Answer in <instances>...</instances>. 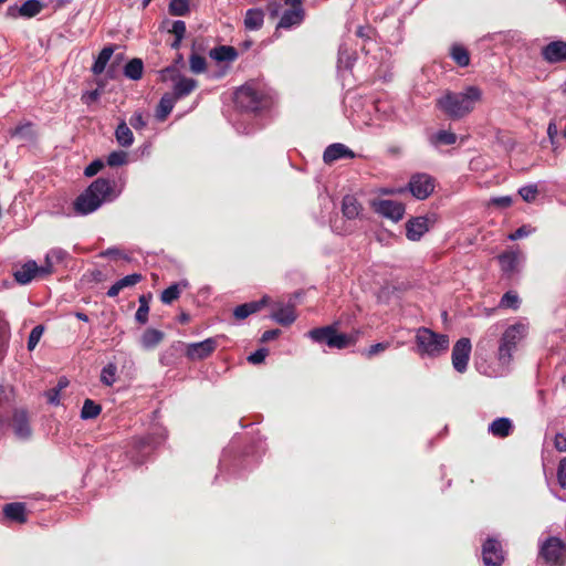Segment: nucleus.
Segmentation results:
<instances>
[{"mask_svg":"<svg viewBox=\"0 0 566 566\" xmlns=\"http://www.w3.org/2000/svg\"><path fill=\"white\" fill-rule=\"evenodd\" d=\"M482 92L476 86H468L462 92H446L437 99V107L451 119L469 115L480 102Z\"/></svg>","mask_w":566,"mask_h":566,"instance_id":"nucleus-1","label":"nucleus"},{"mask_svg":"<svg viewBox=\"0 0 566 566\" xmlns=\"http://www.w3.org/2000/svg\"><path fill=\"white\" fill-rule=\"evenodd\" d=\"M113 190L114 181L97 178L75 199L73 203L75 213L86 216L96 211L103 202L113 199Z\"/></svg>","mask_w":566,"mask_h":566,"instance_id":"nucleus-2","label":"nucleus"},{"mask_svg":"<svg viewBox=\"0 0 566 566\" xmlns=\"http://www.w3.org/2000/svg\"><path fill=\"white\" fill-rule=\"evenodd\" d=\"M416 352L424 358H437L444 354L450 345L449 336L433 332L428 327H419L415 335Z\"/></svg>","mask_w":566,"mask_h":566,"instance_id":"nucleus-3","label":"nucleus"},{"mask_svg":"<svg viewBox=\"0 0 566 566\" xmlns=\"http://www.w3.org/2000/svg\"><path fill=\"white\" fill-rule=\"evenodd\" d=\"M528 333V323L521 319L513 325H510L499 343L497 359L502 365H507L513 358V353Z\"/></svg>","mask_w":566,"mask_h":566,"instance_id":"nucleus-4","label":"nucleus"},{"mask_svg":"<svg viewBox=\"0 0 566 566\" xmlns=\"http://www.w3.org/2000/svg\"><path fill=\"white\" fill-rule=\"evenodd\" d=\"M234 102L239 108L247 112H258L270 104L266 94L253 83L245 84L237 90Z\"/></svg>","mask_w":566,"mask_h":566,"instance_id":"nucleus-5","label":"nucleus"},{"mask_svg":"<svg viewBox=\"0 0 566 566\" xmlns=\"http://www.w3.org/2000/svg\"><path fill=\"white\" fill-rule=\"evenodd\" d=\"M308 337L318 344H326L329 348L344 349L355 344V337L338 333L335 325L313 328L307 333Z\"/></svg>","mask_w":566,"mask_h":566,"instance_id":"nucleus-6","label":"nucleus"},{"mask_svg":"<svg viewBox=\"0 0 566 566\" xmlns=\"http://www.w3.org/2000/svg\"><path fill=\"white\" fill-rule=\"evenodd\" d=\"M539 556L548 566H562L566 560V545L558 537H548L541 545Z\"/></svg>","mask_w":566,"mask_h":566,"instance_id":"nucleus-7","label":"nucleus"},{"mask_svg":"<svg viewBox=\"0 0 566 566\" xmlns=\"http://www.w3.org/2000/svg\"><path fill=\"white\" fill-rule=\"evenodd\" d=\"M166 439L164 430H158L156 433H149L145 437L135 438L133 440V449L135 454L132 458L142 463L147 455H149L156 448Z\"/></svg>","mask_w":566,"mask_h":566,"instance_id":"nucleus-8","label":"nucleus"},{"mask_svg":"<svg viewBox=\"0 0 566 566\" xmlns=\"http://www.w3.org/2000/svg\"><path fill=\"white\" fill-rule=\"evenodd\" d=\"M163 81L170 78L175 82L172 96L180 99L188 96L196 87L197 81L193 78L181 76L175 66H168L160 72Z\"/></svg>","mask_w":566,"mask_h":566,"instance_id":"nucleus-9","label":"nucleus"},{"mask_svg":"<svg viewBox=\"0 0 566 566\" xmlns=\"http://www.w3.org/2000/svg\"><path fill=\"white\" fill-rule=\"evenodd\" d=\"M284 3L286 6H290L291 8L283 12L276 25V30H289L294 27H298L305 18V11L302 6V0H284Z\"/></svg>","mask_w":566,"mask_h":566,"instance_id":"nucleus-10","label":"nucleus"},{"mask_svg":"<svg viewBox=\"0 0 566 566\" xmlns=\"http://www.w3.org/2000/svg\"><path fill=\"white\" fill-rule=\"evenodd\" d=\"M371 207L375 212L394 222L400 221L403 218L406 210L402 202L390 199L373 200Z\"/></svg>","mask_w":566,"mask_h":566,"instance_id":"nucleus-11","label":"nucleus"},{"mask_svg":"<svg viewBox=\"0 0 566 566\" xmlns=\"http://www.w3.org/2000/svg\"><path fill=\"white\" fill-rule=\"evenodd\" d=\"M408 189L415 198L427 199L434 190V179L428 174H415L409 180Z\"/></svg>","mask_w":566,"mask_h":566,"instance_id":"nucleus-12","label":"nucleus"},{"mask_svg":"<svg viewBox=\"0 0 566 566\" xmlns=\"http://www.w3.org/2000/svg\"><path fill=\"white\" fill-rule=\"evenodd\" d=\"M472 345L467 337L460 338L452 348V366L458 373H464L468 368Z\"/></svg>","mask_w":566,"mask_h":566,"instance_id":"nucleus-13","label":"nucleus"},{"mask_svg":"<svg viewBox=\"0 0 566 566\" xmlns=\"http://www.w3.org/2000/svg\"><path fill=\"white\" fill-rule=\"evenodd\" d=\"M218 347L216 337L206 338L202 342L190 343L186 347V356L190 360H202L208 358Z\"/></svg>","mask_w":566,"mask_h":566,"instance_id":"nucleus-14","label":"nucleus"},{"mask_svg":"<svg viewBox=\"0 0 566 566\" xmlns=\"http://www.w3.org/2000/svg\"><path fill=\"white\" fill-rule=\"evenodd\" d=\"M434 220L433 216H419L409 219L406 223V237L410 241H419L429 231Z\"/></svg>","mask_w":566,"mask_h":566,"instance_id":"nucleus-15","label":"nucleus"},{"mask_svg":"<svg viewBox=\"0 0 566 566\" xmlns=\"http://www.w3.org/2000/svg\"><path fill=\"white\" fill-rule=\"evenodd\" d=\"M482 559L484 566H501L504 562L501 543L494 538H488L482 546Z\"/></svg>","mask_w":566,"mask_h":566,"instance_id":"nucleus-16","label":"nucleus"},{"mask_svg":"<svg viewBox=\"0 0 566 566\" xmlns=\"http://www.w3.org/2000/svg\"><path fill=\"white\" fill-rule=\"evenodd\" d=\"M11 427L13 429L14 436L19 440H28L32 436V429L29 422V417L27 411L21 409H15L13 411Z\"/></svg>","mask_w":566,"mask_h":566,"instance_id":"nucleus-17","label":"nucleus"},{"mask_svg":"<svg viewBox=\"0 0 566 566\" xmlns=\"http://www.w3.org/2000/svg\"><path fill=\"white\" fill-rule=\"evenodd\" d=\"M43 265L39 266L35 261L30 260L18 268L14 273V280L22 285L29 284L36 275L45 276L42 273Z\"/></svg>","mask_w":566,"mask_h":566,"instance_id":"nucleus-18","label":"nucleus"},{"mask_svg":"<svg viewBox=\"0 0 566 566\" xmlns=\"http://www.w3.org/2000/svg\"><path fill=\"white\" fill-rule=\"evenodd\" d=\"M499 263L502 272L511 276L518 271V266L523 261V255L518 251H506L499 255Z\"/></svg>","mask_w":566,"mask_h":566,"instance_id":"nucleus-19","label":"nucleus"},{"mask_svg":"<svg viewBox=\"0 0 566 566\" xmlns=\"http://www.w3.org/2000/svg\"><path fill=\"white\" fill-rule=\"evenodd\" d=\"M542 56L548 63L566 61V42L552 41L542 49Z\"/></svg>","mask_w":566,"mask_h":566,"instance_id":"nucleus-20","label":"nucleus"},{"mask_svg":"<svg viewBox=\"0 0 566 566\" xmlns=\"http://www.w3.org/2000/svg\"><path fill=\"white\" fill-rule=\"evenodd\" d=\"M355 153L349 149L346 145L344 144H340V143H335V144H332L329 145L324 154H323V159L326 164H332L338 159H342V158H355Z\"/></svg>","mask_w":566,"mask_h":566,"instance_id":"nucleus-21","label":"nucleus"},{"mask_svg":"<svg viewBox=\"0 0 566 566\" xmlns=\"http://www.w3.org/2000/svg\"><path fill=\"white\" fill-rule=\"evenodd\" d=\"M271 317L279 324L283 326H289L296 319V314L294 310V305L292 304H277Z\"/></svg>","mask_w":566,"mask_h":566,"instance_id":"nucleus-22","label":"nucleus"},{"mask_svg":"<svg viewBox=\"0 0 566 566\" xmlns=\"http://www.w3.org/2000/svg\"><path fill=\"white\" fill-rule=\"evenodd\" d=\"M3 515L6 518L23 524L27 522V509L22 502H12L3 506Z\"/></svg>","mask_w":566,"mask_h":566,"instance_id":"nucleus-23","label":"nucleus"},{"mask_svg":"<svg viewBox=\"0 0 566 566\" xmlns=\"http://www.w3.org/2000/svg\"><path fill=\"white\" fill-rule=\"evenodd\" d=\"M143 280L142 274L133 273L116 281L107 291L108 297H115L126 287H132Z\"/></svg>","mask_w":566,"mask_h":566,"instance_id":"nucleus-24","label":"nucleus"},{"mask_svg":"<svg viewBox=\"0 0 566 566\" xmlns=\"http://www.w3.org/2000/svg\"><path fill=\"white\" fill-rule=\"evenodd\" d=\"M67 256V252L63 249L55 248L50 250L45 255L42 273L51 274L55 264L62 263Z\"/></svg>","mask_w":566,"mask_h":566,"instance_id":"nucleus-25","label":"nucleus"},{"mask_svg":"<svg viewBox=\"0 0 566 566\" xmlns=\"http://www.w3.org/2000/svg\"><path fill=\"white\" fill-rule=\"evenodd\" d=\"M513 429L512 421L509 418H497L489 426V432L494 437L505 438L511 434Z\"/></svg>","mask_w":566,"mask_h":566,"instance_id":"nucleus-26","label":"nucleus"},{"mask_svg":"<svg viewBox=\"0 0 566 566\" xmlns=\"http://www.w3.org/2000/svg\"><path fill=\"white\" fill-rule=\"evenodd\" d=\"M243 22L247 30L256 31L263 25L264 12L261 9H249Z\"/></svg>","mask_w":566,"mask_h":566,"instance_id":"nucleus-27","label":"nucleus"},{"mask_svg":"<svg viewBox=\"0 0 566 566\" xmlns=\"http://www.w3.org/2000/svg\"><path fill=\"white\" fill-rule=\"evenodd\" d=\"M237 56V50L229 45H220L210 51V57L218 62H232Z\"/></svg>","mask_w":566,"mask_h":566,"instance_id":"nucleus-28","label":"nucleus"},{"mask_svg":"<svg viewBox=\"0 0 566 566\" xmlns=\"http://www.w3.org/2000/svg\"><path fill=\"white\" fill-rule=\"evenodd\" d=\"M265 303V298L261 301H254L250 303H244L237 306L233 311V315L237 319H244L253 313H256Z\"/></svg>","mask_w":566,"mask_h":566,"instance_id":"nucleus-29","label":"nucleus"},{"mask_svg":"<svg viewBox=\"0 0 566 566\" xmlns=\"http://www.w3.org/2000/svg\"><path fill=\"white\" fill-rule=\"evenodd\" d=\"M115 138L122 147H129L134 143V135L125 120H122L115 129Z\"/></svg>","mask_w":566,"mask_h":566,"instance_id":"nucleus-30","label":"nucleus"},{"mask_svg":"<svg viewBox=\"0 0 566 566\" xmlns=\"http://www.w3.org/2000/svg\"><path fill=\"white\" fill-rule=\"evenodd\" d=\"M360 205L354 196H345L342 201V211L347 219H355L360 213Z\"/></svg>","mask_w":566,"mask_h":566,"instance_id":"nucleus-31","label":"nucleus"},{"mask_svg":"<svg viewBox=\"0 0 566 566\" xmlns=\"http://www.w3.org/2000/svg\"><path fill=\"white\" fill-rule=\"evenodd\" d=\"M164 339V333L155 328H148L144 332L140 343L145 349L155 348Z\"/></svg>","mask_w":566,"mask_h":566,"instance_id":"nucleus-32","label":"nucleus"},{"mask_svg":"<svg viewBox=\"0 0 566 566\" xmlns=\"http://www.w3.org/2000/svg\"><path fill=\"white\" fill-rule=\"evenodd\" d=\"M114 53V49L113 46L108 45V46H105L98 54V56L96 57L93 66H92V72L95 74V75H99L104 72L108 61L111 60L112 55Z\"/></svg>","mask_w":566,"mask_h":566,"instance_id":"nucleus-33","label":"nucleus"},{"mask_svg":"<svg viewBox=\"0 0 566 566\" xmlns=\"http://www.w3.org/2000/svg\"><path fill=\"white\" fill-rule=\"evenodd\" d=\"M144 63L140 59L130 60L124 67V75L133 81H138L143 76Z\"/></svg>","mask_w":566,"mask_h":566,"instance_id":"nucleus-34","label":"nucleus"},{"mask_svg":"<svg viewBox=\"0 0 566 566\" xmlns=\"http://www.w3.org/2000/svg\"><path fill=\"white\" fill-rule=\"evenodd\" d=\"M429 142L434 147L453 145L457 142V135L449 130H439L429 137Z\"/></svg>","mask_w":566,"mask_h":566,"instance_id":"nucleus-35","label":"nucleus"},{"mask_svg":"<svg viewBox=\"0 0 566 566\" xmlns=\"http://www.w3.org/2000/svg\"><path fill=\"white\" fill-rule=\"evenodd\" d=\"M43 4L40 0H27L19 9V14L24 18H33L41 12Z\"/></svg>","mask_w":566,"mask_h":566,"instance_id":"nucleus-36","label":"nucleus"},{"mask_svg":"<svg viewBox=\"0 0 566 566\" xmlns=\"http://www.w3.org/2000/svg\"><path fill=\"white\" fill-rule=\"evenodd\" d=\"M177 99L170 95L165 94L159 102L158 109H157V118L160 120H164L172 111L175 106V102Z\"/></svg>","mask_w":566,"mask_h":566,"instance_id":"nucleus-37","label":"nucleus"},{"mask_svg":"<svg viewBox=\"0 0 566 566\" xmlns=\"http://www.w3.org/2000/svg\"><path fill=\"white\" fill-rule=\"evenodd\" d=\"M10 135L23 140H32L35 136L33 132V124L31 122H25L21 125H18L10 130Z\"/></svg>","mask_w":566,"mask_h":566,"instance_id":"nucleus-38","label":"nucleus"},{"mask_svg":"<svg viewBox=\"0 0 566 566\" xmlns=\"http://www.w3.org/2000/svg\"><path fill=\"white\" fill-rule=\"evenodd\" d=\"M451 56L452 59L455 61V63L459 65V66H468L469 63H470V55H469V52L468 50L462 46V45H458V44H454L452 48H451Z\"/></svg>","mask_w":566,"mask_h":566,"instance_id":"nucleus-39","label":"nucleus"},{"mask_svg":"<svg viewBox=\"0 0 566 566\" xmlns=\"http://www.w3.org/2000/svg\"><path fill=\"white\" fill-rule=\"evenodd\" d=\"M101 411L102 408L98 403L94 402L91 399H86L81 410V418L85 420L94 419L101 413Z\"/></svg>","mask_w":566,"mask_h":566,"instance_id":"nucleus-40","label":"nucleus"},{"mask_svg":"<svg viewBox=\"0 0 566 566\" xmlns=\"http://www.w3.org/2000/svg\"><path fill=\"white\" fill-rule=\"evenodd\" d=\"M521 300L516 292L509 291L500 300L499 306L502 308H512L516 311L520 307Z\"/></svg>","mask_w":566,"mask_h":566,"instance_id":"nucleus-41","label":"nucleus"},{"mask_svg":"<svg viewBox=\"0 0 566 566\" xmlns=\"http://www.w3.org/2000/svg\"><path fill=\"white\" fill-rule=\"evenodd\" d=\"M169 12L176 17H185L189 13L188 0H171L169 3Z\"/></svg>","mask_w":566,"mask_h":566,"instance_id":"nucleus-42","label":"nucleus"},{"mask_svg":"<svg viewBox=\"0 0 566 566\" xmlns=\"http://www.w3.org/2000/svg\"><path fill=\"white\" fill-rule=\"evenodd\" d=\"M117 367L114 364H107L101 373V381L106 386H112L116 381Z\"/></svg>","mask_w":566,"mask_h":566,"instance_id":"nucleus-43","label":"nucleus"},{"mask_svg":"<svg viewBox=\"0 0 566 566\" xmlns=\"http://www.w3.org/2000/svg\"><path fill=\"white\" fill-rule=\"evenodd\" d=\"M10 339V326L7 321L0 317V360Z\"/></svg>","mask_w":566,"mask_h":566,"instance_id":"nucleus-44","label":"nucleus"},{"mask_svg":"<svg viewBox=\"0 0 566 566\" xmlns=\"http://www.w3.org/2000/svg\"><path fill=\"white\" fill-rule=\"evenodd\" d=\"M189 63L190 70L196 74H200L206 71V59L197 53H192L190 55Z\"/></svg>","mask_w":566,"mask_h":566,"instance_id":"nucleus-45","label":"nucleus"},{"mask_svg":"<svg viewBox=\"0 0 566 566\" xmlns=\"http://www.w3.org/2000/svg\"><path fill=\"white\" fill-rule=\"evenodd\" d=\"M180 295V290L178 284H171L166 290L163 291L160 300L165 304H170L175 300H177Z\"/></svg>","mask_w":566,"mask_h":566,"instance_id":"nucleus-46","label":"nucleus"},{"mask_svg":"<svg viewBox=\"0 0 566 566\" xmlns=\"http://www.w3.org/2000/svg\"><path fill=\"white\" fill-rule=\"evenodd\" d=\"M149 306L146 297L142 295L139 297V307L135 314V318L140 324H146L148 321Z\"/></svg>","mask_w":566,"mask_h":566,"instance_id":"nucleus-47","label":"nucleus"},{"mask_svg":"<svg viewBox=\"0 0 566 566\" xmlns=\"http://www.w3.org/2000/svg\"><path fill=\"white\" fill-rule=\"evenodd\" d=\"M107 165L111 166V167H118V166H122L124 164H126L127 161V154L123 150H115V151H112L108 156H107Z\"/></svg>","mask_w":566,"mask_h":566,"instance_id":"nucleus-48","label":"nucleus"},{"mask_svg":"<svg viewBox=\"0 0 566 566\" xmlns=\"http://www.w3.org/2000/svg\"><path fill=\"white\" fill-rule=\"evenodd\" d=\"M44 333V326L43 325H36L32 328L29 338H28V349L33 350L36 345L39 344L42 335Z\"/></svg>","mask_w":566,"mask_h":566,"instance_id":"nucleus-49","label":"nucleus"},{"mask_svg":"<svg viewBox=\"0 0 566 566\" xmlns=\"http://www.w3.org/2000/svg\"><path fill=\"white\" fill-rule=\"evenodd\" d=\"M353 63L354 59L352 55L347 52L344 45H340L338 50V67L350 69Z\"/></svg>","mask_w":566,"mask_h":566,"instance_id":"nucleus-50","label":"nucleus"},{"mask_svg":"<svg viewBox=\"0 0 566 566\" xmlns=\"http://www.w3.org/2000/svg\"><path fill=\"white\" fill-rule=\"evenodd\" d=\"M518 193L523 198L524 201L532 202L535 200V198L538 193V189H537L536 185H527V186L520 188Z\"/></svg>","mask_w":566,"mask_h":566,"instance_id":"nucleus-51","label":"nucleus"},{"mask_svg":"<svg viewBox=\"0 0 566 566\" xmlns=\"http://www.w3.org/2000/svg\"><path fill=\"white\" fill-rule=\"evenodd\" d=\"M104 167V163L99 159L92 161L85 169L84 175L86 177L95 176L102 168Z\"/></svg>","mask_w":566,"mask_h":566,"instance_id":"nucleus-52","label":"nucleus"},{"mask_svg":"<svg viewBox=\"0 0 566 566\" xmlns=\"http://www.w3.org/2000/svg\"><path fill=\"white\" fill-rule=\"evenodd\" d=\"M557 479L559 485L566 489V457L559 461L557 469Z\"/></svg>","mask_w":566,"mask_h":566,"instance_id":"nucleus-53","label":"nucleus"},{"mask_svg":"<svg viewBox=\"0 0 566 566\" xmlns=\"http://www.w3.org/2000/svg\"><path fill=\"white\" fill-rule=\"evenodd\" d=\"M266 355H268V349L260 348V349H258L254 353L249 355L248 361L251 363V364H254V365L255 364H260V363L264 361Z\"/></svg>","mask_w":566,"mask_h":566,"instance_id":"nucleus-54","label":"nucleus"},{"mask_svg":"<svg viewBox=\"0 0 566 566\" xmlns=\"http://www.w3.org/2000/svg\"><path fill=\"white\" fill-rule=\"evenodd\" d=\"M531 232H532V229L530 227L522 226L518 229H516L514 232L510 233L509 239L512 241H515V240L522 239L524 237H527L528 234H531Z\"/></svg>","mask_w":566,"mask_h":566,"instance_id":"nucleus-55","label":"nucleus"},{"mask_svg":"<svg viewBox=\"0 0 566 566\" xmlns=\"http://www.w3.org/2000/svg\"><path fill=\"white\" fill-rule=\"evenodd\" d=\"M171 32L176 38H179V40H182L186 33V23L181 20H177L174 22Z\"/></svg>","mask_w":566,"mask_h":566,"instance_id":"nucleus-56","label":"nucleus"},{"mask_svg":"<svg viewBox=\"0 0 566 566\" xmlns=\"http://www.w3.org/2000/svg\"><path fill=\"white\" fill-rule=\"evenodd\" d=\"M388 347H389V343L374 344L366 350V356L368 358H370V357L377 355L378 353L386 350Z\"/></svg>","mask_w":566,"mask_h":566,"instance_id":"nucleus-57","label":"nucleus"},{"mask_svg":"<svg viewBox=\"0 0 566 566\" xmlns=\"http://www.w3.org/2000/svg\"><path fill=\"white\" fill-rule=\"evenodd\" d=\"M129 123L135 129H143L146 126V120L144 119L142 113H135L130 117Z\"/></svg>","mask_w":566,"mask_h":566,"instance_id":"nucleus-58","label":"nucleus"},{"mask_svg":"<svg viewBox=\"0 0 566 566\" xmlns=\"http://www.w3.org/2000/svg\"><path fill=\"white\" fill-rule=\"evenodd\" d=\"M491 203L500 208H507L512 205V198L510 196L494 197L491 199Z\"/></svg>","mask_w":566,"mask_h":566,"instance_id":"nucleus-59","label":"nucleus"},{"mask_svg":"<svg viewBox=\"0 0 566 566\" xmlns=\"http://www.w3.org/2000/svg\"><path fill=\"white\" fill-rule=\"evenodd\" d=\"M554 447L559 452H566V434L557 433L554 439Z\"/></svg>","mask_w":566,"mask_h":566,"instance_id":"nucleus-60","label":"nucleus"},{"mask_svg":"<svg viewBox=\"0 0 566 566\" xmlns=\"http://www.w3.org/2000/svg\"><path fill=\"white\" fill-rule=\"evenodd\" d=\"M99 91L98 90H94V91H90V92H86L85 94H83L82 96V101L90 105L94 102H96L98 98H99Z\"/></svg>","mask_w":566,"mask_h":566,"instance_id":"nucleus-61","label":"nucleus"},{"mask_svg":"<svg viewBox=\"0 0 566 566\" xmlns=\"http://www.w3.org/2000/svg\"><path fill=\"white\" fill-rule=\"evenodd\" d=\"M60 388H52L46 392L48 401L51 405H59L60 402Z\"/></svg>","mask_w":566,"mask_h":566,"instance_id":"nucleus-62","label":"nucleus"},{"mask_svg":"<svg viewBox=\"0 0 566 566\" xmlns=\"http://www.w3.org/2000/svg\"><path fill=\"white\" fill-rule=\"evenodd\" d=\"M558 135V128L557 125L554 122H551L547 127V136L552 144H554L555 138Z\"/></svg>","mask_w":566,"mask_h":566,"instance_id":"nucleus-63","label":"nucleus"},{"mask_svg":"<svg viewBox=\"0 0 566 566\" xmlns=\"http://www.w3.org/2000/svg\"><path fill=\"white\" fill-rule=\"evenodd\" d=\"M279 335H280V331L279 329L265 331L263 333V335H262L261 340L262 342H269V340H272V339L276 338Z\"/></svg>","mask_w":566,"mask_h":566,"instance_id":"nucleus-64","label":"nucleus"}]
</instances>
